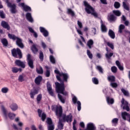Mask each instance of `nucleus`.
I'll use <instances>...</instances> for the list:
<instances>
[{"instance_id": "16", "label": "nucleus", "mask_w": 130, "mask_h": 130, "mask_svg": "<svg viewBox=\"0 0 130 130\" xmlns=\"http://www.w3.org/2000/svg\"><path fill=\"white\" fill-rule=\"evenodd\" d=\"M26 62H23L20 60H16L15 61V64L16 66H18V67H20V68H22V69H25V67H26V65L25 64Z\"/></svg>"}, {"instance_id": "61", "label": "nucleus", "mask_w": 130, "mask_h": 130, "mask_svg": "<svg viewBox=\"0 0 130 130\" xmlns=\"http://www.w3.org/2000/svg\"><path fill=\"white\" fill-rule=\"evenodd\" d=\"M0 17H1L2 19H5V18H6L5 13H4V11H0Z\"/></svg>"}, {"instance_id": "52", "label": "nucleus", "mask_w": 130, "mask_h": 130, "mask_svg": "<svg viewBox=\"0 0 130 130\" xmlns=\"http://www.w3.org/2000/svg\"><path fill=\"white\" fill-rule=\"evenodd\" d=\"M113 14H114L116 16H117L118 17H119L120 15H121V13L118 10H114L113 11Z\"/></svg>"}, {"instance_id": "20", "label": "nucleus", "mask_w": 130, "mask_h": 130, "mask_svg": "<svg viewBox=\"0 0 130 130\" xmlns=\"http://www.w3.org/2000/svg\"><path fill=\"white\" fill-rule=\"evenodd\" d=\"M47 87L50 95H51V96H53L54 95L53 91L52 90V87H51V85L50 84V83L47 82Z\"/></svg>"}, {"instance_id": "29", "label": "nucleus", "mask_w": 130, "mask_h": 130, "mask_svg": "<svg viewBox=\"0 0 130 130\" xmlns=\"http://www.w3.org/2000/svg\"><path fill=\"white\" fill-rule=\"evenodd\" d=\"M101 30L102 32H107V27H106V26L104 23H103V21L101 20Z\"/></svg>"}, {"instance_id": "17", "label": "nucleus", "mask_w": 130, "mask_h": 130, "mask_svg": "<svg viewBox=\"0 0 130 130\" xmlns=\"http://www.w3.org/2000/svg\"><path fill=\"white\" fill-rule=\"evenodd\" d=\"M40 31L41 33H42L44 37H47L49 34L48 33V31H47L45 28L42 26L40 27Z\"/></svg>"}, {"instance_id": "47", "label": "nucleus", "mask_w": 130, "mask_h": 130, "mask_svg": "<svg viewBox=\"0 0 130 130\" xmlns=\"http://www.w3.org/2000/svg\"><path fill=\"white\" fill-rule=\"evenodd\" d=\"M68 13L69 15H71L72 17H75V12L71 9H68Z\"/></svg>"}, {"instance_id": "5", "label": "nucleus", "mask_w": 130, "mask_h": 130, "mask_svg": "<svg viewBox=\"0 0 130 130\" xmlns=\"http://www.w3.org/2000/svg\"><path fill=\"white\" fill-rule=\"evenodd\" d=\"M8 37L10 39H12L13 40H16L17 45L20 47V48H23L24 47V45L23 43H22V40L14 35H12L10 34H8Z\"/></svg>"}, {"instance_id": "50", "label": "nucleus", "mask_w": 130, "mask_h": 130, "mask_svg": "<svg viewBox=\"0 0 130 130\" xmlns=\"http://www.w3.org/2000/svg\"><path fill=\"white\" fill-rule=\"evenodd\" d=\"M123 6L124 9L126 10V11H128L129 10V7H128V5L126 4L125 2H123Z\"/></svg>"}, {"instance_id": "42", "label": "nucleus", "mask_w": 130, "mask_h": 130, "mask_svg": "<svg viewBox=\"0 0 130 130\" xmlns=\"http://www.w3.org/2000/svg\"><path fill=\"white\" fill-rule=\"evenodd\" d=\"M24 78H25L24 74H21L19 75L18 77V81L19 82H24V81H25V79H24Z\"/></svg>"}, {"instance_id": "51", "label": "nucleus", "mask_w": 130, "mask_h": 130, "mask_svg": "<svg viewBox=\"0 0 130 130\" xmlns=\"http://www.w3.org/2000/svg\"><path fill=\"white\" fill-rule=\"evenodd\" d=\"M92 83H93V84H95V85H98V84L99 83V81L98 80V79L96 78H93L92 79Z\"/></svg>"}, {"instance_id": "33", "label": "nucleus", "mask_w": 130, "mask_h": 130, "mask_svg": "<svg viewBox=\"0 0 130 130\" xmlns=\"http://www.w3.org/2000/svg\"><path fill=\"white\" fill-rule=\"evenodd\" d=\"M12 72L16 74L18 73V72H22V69L17 68V67H13L12 68Z\"/></svg>"}, {"instance_id": "27", "label": "nucleus", "mask_w": 130, "mask_h": 130, "mask_svg": "<svg viewBox=\"0 0 130 130\" xmlns=\"http://www.w3.org/2000/svg\"><path fill=\"white\" fill-rule=\"evenodd\" d=\"M26 18L29 22L32 23L33 22V18H32V15L30 13H27L26 14Z\"/></svg>"}, {"instance_id": "34", "label": "nucleus", "mask_w": 130, "mask_h": 130, "mask_svg": "<svg viewBox=\"0 0 130 130\" xmlns=\"http://www.w3.org/2000/svg\"><path fill=\"white\" fill-rule=\"evenodd\" d=\"M36 72L39 75H42V74H43V69H42V67L40 66L39 67L37 68Z\"/></svg>"}, {"instance_id": "48", "label": "nucleus", "mask_w": 130, "mask_h": 130, "mask_svg": "<svg viewBox=\"0 0 130 130\" xmlns=\"http://www.w3.org/2000/svg\"><path fill=\"white\" fill-rule=\"evenodd\" d=\"M8 116L10 119H14L15 117H16V114L12 113H9L8 114Z\"/></svg>"}, {"instance_id": "28", "label": "nucleus", "mask_w": 130, "mask_h": 130, "mask_svg": "<svg viewBox=\"0 0 130 130\" xmlns=\"http://www.w3.org/2000/svg\"><path fill=\"white\" fill-rule=\"evenodd\" d=\"M41 81H42V77L39 76L35 79V82L37 85H40Z\"/></svg>"}, {"instance_id": "6", "label": "nucleus", "mask_w": 130, "mask_h": 130, "mask_svg": "<svg viewBox=\"0 0 130 130\" xmlns=\"http://www.w3.org/2000/svg\"><path fill=\"white\" fill-rule=\"evenodd\" d=\"M12 54L13 56L16 58H18V57L22 58V52H21V50L18 48L16 49H13L12 50Z\"/></svg>"}, {"instance_id": "3", "label": "nucleus", "mask_w": 130, "mask_h": 130, "mask_svg": "<svg viewBox=\"0 0 130 130\" xmlns=\"http://www.w3.org/2000/svg\"><path fill=\"white\" fill-rule=\"evenodd\" d=\"M84 5L85 7V11L87 14H91L92 16L94 17H97V13L95 12L94 9L91 7V6L89 5L88 3L86 1L84 2Z\"/></svg>"}, {"instance_id": "11", "label": "nucleus", "mask_w": 130, "mask_h": 130, "mask_svg": "<svg viewBox=\"0 0 130 130\" xmlns=\"http://www.w3.org/2000/svg\"><path fill=\"white\" fill-rule=\"evenodd\" d=\"M121 116L124 120H127L130 122V114L126 112H123L121 113Z\"/></svg>"}, {"instance_id": "26", "label": "nucleus", "mask_w": 130, "mask_h": 130, "mask_svg": "<svg viewBox=\"0 0 130 130\" xmlns=\"http://www.w3.org/2000/svg\"><path fill=\"white\" fill-rule=\"evenodd\" d=\"M106 101L109 105H110V104H113L114 103V99L110 96H107Z\"/></svg>"}, {"instance_id": "37", "label": "nucleus", "mask_w": 130, "mask_h": 130, "mask_svg": "<svg viewBox=\"0 0 130 130\" xmlns=\"http://www.w3.org/2000/svg\"><path fill=\"white\" fill-rule=\"evenodd\" d=\"M31 50L34 52V53H37V52H38V49H37L36 45H32V46H31Z\"/></svg>"}, {"instance_id": "43", "label": "nucleus", "mask_w": 130, "mask_h": 130, "mask_svg": "<svg viewBox=\"0 0 130 130\" xmlns=\"http://www.w3.org/2000/svg\"><path fill=\"white\" fill-rule=\"evenodd\" d=\"M125 28V26L123 24H120L119 26L118 32L119 33H122V30Z\"/></svg>"}, {"instance_id": "32", "label": "nucleus", "mask_w": 130, "mask_h": 130, "mask_svg": "<svg viewBox=\"0 0 130 130\" xmlns=\"http://www.w3.org/2000/svg\"><path fill=\"white\" fill-rule=\"evenodd\" d=\"M108 35L112 38V39H114L115 38V34H114V31L111 29L109 30Z\"/></svg>"}, {"instance_id": "2", "label": "nucleus", "mask_w": 130, "mask_h": 130, "mask_svg": "<svg viewBox=\"0 0 130 130\" xmlns=\"http://www.w3.org/2000/svg\"><path fill=\"white\" fill-rule=\"evenodd\" d=\"M54 73L57 75H56V78L58 80V81L61 82V79H60V77H61V78H63V82H68V79L70 78L69 74H68L67 73H60L59 71L57 70H55L54 71Z\"/></svg>"}, {"instance_id": "35", "label": "nucleus", "mask_w": 130, "mask_h": 130, "mask_svg": "<svg viewBox=\"0 0 130 130\" xmlns=\"http://www.w3.org/2000/svg\"><path fill=\"white\" fill-rule=\"evenodd\" d=\"M58 128L59 129H62L63 128V124H62V120L59 119V122L58 123Z\"/></svg>"}, {"instance_id": "62", "label": "nucleus", "mask_w": 130, "mask_h": 130, "mask_svg": "<svg viewBox=\"0 0 130 130\" xmlns=\"http://www.w3.org/2000/svg\"><path fill=\"white\" fill-rule=\"evenodd\" d=\"M39 57H40V59H41V60H43V58L44 57V56L43 55V52H42V51H41L40 52Z\"/></svg>"}, {"instance_id": "9", "label": "nucleus", "mask_w": 130, "mask_h": 130, "mask_svg": "<svg viewBox=\"0 0 130 130\" xmlns=\"http://www.w3.org/2000/svg\"><path fill=\"white\" fill-rule=\"evenodd\" d=\"M121 107H122L123 109L126 110V111H128L129 110V107H128V103L124 100V99H122L121 101Z\"/></svg>"}, {"instance_id": "39", "label": "nucleus", "mask_w": 130, "mask_h": 130, "mask_svg": "<svg viewBox=\"0 0 130 130\" xmlns=\"http://www.w3.org/2000/svg\"><path fill=\"white\" fill-rule=\"evenodd\" d=\"M58 97L61 103L64 104L66 102V99L62 97L59 93L58 94Z\"/></svg>"}, {"instance_id": "63", "label": "nucleus", "mask_w": 130, "mask_h": 130, "mask_svg": "<svg viewBox=\"0 0 130 130\" xmlns=\"http://www.w3.org/2000/svg\"><path fill=\"white\" fill-rule=\"evenodd\" d=\"M114 7L115 9H118L120 7V4L118 2H115Z\"/></svg>"}, {"instance_id": "49", "label": "nucleus", "mask_w": 130, "mask_h": 130, "mask_svg": "<svg viewBox=\"0 0 130 130\" xmlns=\"http://www.w3.org/2000/svg\"><path fill=\"white\" fill-rule=\"evenodd\" d=\"M87 54L89 58H90V59H92L93 58V54H92V53H91L90 50H87Z\"/></svg>"}, {"instance_id": "41", "label": "nucleus", "mask_w": 130, "mask_h": 130, "mask_svg": "<svg viewBox=\"0 0 130 130\" xmlns=\"http://www.w3.org/2000/svg\"><path fill=\"white\" fill-rule=\"evenodd\" d=\"M108 80L109 82L112 83V82H115V77L114 76H110L108 77Z\"/></svg>"}, {"instance_id": "7", "label": "nucleus", "mask_w": 130, "mask_h": 130, "mask_svg": "<svg viewBox=\"0 0 130 130\" xmlns=\"http://www.w3.org/2000/svg\"><path fill=\"white\" fill-rule=\"evenodd\" d=\"M15 121H16V122H18V126H20V127L18 128L16 124H13V126L14 127V129L16 130H22V126H23L24 124L22 122H19L20 121V118L19 117L16 118L15 119Z\"/></svg>"}, {"instance_id": "21", "label": "nucleus", "mask_w": 130, "mask_h": 130, "mask_svg": "<svg viewBox=\"0 0 130 130\" xmlns=\"http://www.w3.org/2000/svg\"><path fill=\"white\" fill-rule=\"evenodd\" d=\"M87 128L88 130H96V127L92 123H89L87 124Z\"/></svg>"}, {"instance_id": "22", "label": "nucleus", "mask_w": 130, "mask_h": 130, "mask_svg": "<svg viewBox=\"0 0 130 130\" xmlns=\"http://www.w3.org/2000/svg\"><path fill=\"white\" fill-rule=\"evenodd\" d=\"M76 30L77 33L80 35V38L82 39V41L83 42H84L85 43H86V40H85V39L84 38V37L83 36H82V35H83V32H82V30H81V29L77 28V27H76Z\"/></svg>"}, {"instance_id": "54", "label": "nucleus", "mask_w": 130, "mask_h": 130, "mask_svg": "<svg viewBox=\"0 0 130 130\" xmlns=\"http://www.w3.org/2000/svg\"><path fill=\"white\" fill-rule=\"evenodd\" d=\"M121 91L123 93V94H124V95L125 96H128L129 94L128 93V91H127V90H125V89L122 88L121 89Z\"/></svg>"}, {"instance_id": "24", "label": "nucleus", "mask_w": 130, "mask_h": 130, "mask_svg": "<svg viewBox=\"0 0 130 130\" xmlns=\"http://www.w3.org/2000/svg\"><path fill=\"white\" fill-rule=\"evenodd\" d=\"M1 26H2V27H3V28H5V29H7V30H10V25H9V24L5 21H3L2 22Z\"/></svg>"}, {"instance_id": "4", "label": "nucleus", "mask_w": 130, "mask_h": 130, "mask_svg": "<svg viewBox=\"0 0 130 130\" xmlns=\"http://www.w3.org/2000/svg\"><path fill=\"white\" fill-rule=\"evenodd\" d=\"M52 111H55L56 115L58 117H60L62 115V107L61 106H52Z\"/></svg>"}, {"instance_id": "40", "label": "nucleus", "mask_w": 130, "mask_h": 130, "mask_svg": "<svg viewBox=\"0 0 130 130\" xmlns=\"http://www.w3.org/2000/svg\"><path fill=\"white\" fill-rule=\"evenodd\" d=\"M1 92L2 93H3L4 94H7L8 92H9V88L7 87H4L1 89Z\"/></svg>"}, {"instance_id": "60", "label": "nucleus", "mask_w": 130, "mask_h": 130, "mask_svg": "<svg viewBox=\"0 0 130 130\" xmlns=\"http://www.w3.org/2000/svg\"><path fill=\"white\" fill-rule=\"evenodd\" d=\"M111 71L112 73H116V72H117V68L115 66H113L111 68Z\"/></svg>"}, {"instance_id": "56", "label": "nucleus", "mask_w": 130, "mask_h": 130, "mask_svg": "<svg viewBox=\"0 0 130 130\" xmlns=\"http://www.w3.org/2000/svg\"><path fill=\"white\" fill-rule=\"evenodd\" d=\"M50 60L52 63H55V58L52 55L50 56Z\"/></svg>"}, {"instance_id": "31", "label": "nucleus", "mask_w": 130, "mask_h": 130, "mask_svg": "<svg viewBox=\"0 0 130 130\" xmlns=\"http://www.w3.org/2000/svg\"><path fill=\"white\" fill-rule=\"evenodd\" d=\"M115 19V16L113 14H110L108 16V20L110 22H113Z\"/></svg>"}, {"instance_id": "36", "label": "nucleus", "mask_w": 130, "mask_h": 130, "mask_svg": "<svg viewBox=\"0 0 130 130\" xmlns=\"http://www.w3.org/2000/svg\"><path fill=\"white\" fill-rule=\"evenodd\" d=\"M94 44V42L92 40H89L87 43V45L90 49L92 48V46Z\"/></svg>"}, {"instance_id": "10", "label": "nucleus", "mask_w": 130, "mask_h": 130, "mask_svg": "<svg viewBox=\"0 0 130 130\" xmlns=\"http://www.w3.org/2000/svg\"><path fill=\"white\" fill-rule=\"evenodd\" d=\"M47 123L48 124V130H53L54 129V125L52 123V120L51 118H48L47 119Z\"/></svg>"}, {"instance_id": "14", "label": "nucleus", "mask_w": 130, "mask_h": 130, "mask_svg": "<svg viewBox=\"0 0 130 130\" xmlns=\"http://www.w3.org/2000/svg\"><path fill=\"white\" fill-rule=\"evenodd\" d=\"M73 120V116L72 114H70L67 116H64L63 117V121H67V122H72Z\"/></svg>"}, {"instance_id": "45", "label": "nucleus", "mask_w": 130, "mask_h": 130, "mask_svg": "<svg viewBox=\"0 0 130 130\" xmlns=\"http://www.w3.org/2000/svg\"><path fill=\"white\" fill-rule=\"evenodd\" d=\"M42 99V94H38L37 97V102L38 104H39V103H40V102L41 101Z\"/></svg>"}, {"instance_id": "12", "label": "nucleus", "mask_w": 130, "mask_h": 130, "mask_svg": "<svg viewBox=\"0 0 130 130\" xmlns=\"http://www.w3.org/2000/svg\"><path fill=\"white\" fill-rule=\"evenodd\" d=\"M73 102L74 104H77V109L78 111H81V102L78 101L77 97L74 96L72 99Z\"/></svg>"}, {"instance_id": "15", "label": "nucleus", "mask_w": 130, "mask_h": 130, "mask_svg": "<svg viewBox=\"0 0 130 130\" xmlns=\"http://www.w3.org/2000/svg\"><path fill=\"white\" fill-rule=\"evenodd\" d=\"M27 62L30 69H34V66L33 65V60L31 59V55L28 54L27 56Z\"/></svg>"}, {"instance_id": "25", "label": "nucleus", "mask_w": 130, "mask_h": 130, "mask_svg": "<svg viewBox=\"0 0 130 130\" xmlns=\"http://www.w3.org/2000/svg\"><path fill=\"white\" fill-rule=\"evenodd\" d=\"M10 107L12 111H16V110H18V105L16 103L11 104Z\"/></svg>"}, {"instance_id": "64", "label": "nucleus", "mask_w": 130, "mask_h": 130, "mask_svg": "<svg viewBox=\"0 0 130 130\" xmlns=\"http://www.w3.org/2000/svg\"><path fill=\"white\" fill-rule=\"evenodd\" d=\"M42 46L44 49H45L46 48V44H45V43L42 42Z\"/></svg>"}, {"instance_id": "30", "label": "nucleus", "mask_w": 130, "mask_h": 130, "mask_svg": "<svg viewBox=\"0 0 130 130\" xmlns=\"http://www.w3.org/2000/svg\"><path fill=\"white\" fill-rule=\"evenodd\" d=\"M116 64L118 67L120 71H123V65L120 63V62H119V61H116Z\"/></svg>"}, {"instance_id": "53", "label": "nucleus", "mask_w": 130, "mask_h": 130, "mask_svg": "<svg viewBox=\"0 0 130 130\" xmlns=\"http://www.w3.org/2000/svg\"><path fill=\"white\" fill-rule=\"evenodd\" d=\"M107 45H108V46H109V47L111 48V49H114V45H113V44L112 43L108 42H107Z\"/></svg>"}, {"instance_id": "44", "label": "nucleus", "mask_w": 130, "mask_h": 130, "mask_svg": "<svg viewBox=\"0 0 130 130\" xmlns=\"http://www.w3.org/2000/svg\"><path fill=\"white\" fill-rule=\"evenodd\" d=\"M45 68L46 69V77L48 78L49 76H50V70H49V68L48 66H45Z\"/></svg>"}, {"instance_id": "1", "label": "nucleus", "mask_w": 130, "mask_h": 130, "mask_svg": "<svg viewBox=\"0 0 130 130\" xmlns=\"http://www.w3.org/2000/svg\"><path fill=\"white\" fill-rule=\"evenodd\" d=\"M55 85L56 86V91L57 93L62 94L64 96H68V92L64 91L65 88L63 82H61V83L56 82L55 83Z\"/></svg>"}, {"instance_id": "55", "label": "nucleus", "mask_w": 130, "mask_h": 130, "mask_svg": "<svg viewBox=\"0 0 130 130\" xmlns=\"http://www.w3.org/2000/svg\"><path fill=\"white\" fill-rule=\"evenodd\" d=\"M2 110L3 112V114L5 115V117H7V110H6V108H5V107H4V106H2Z\"/></svg>"}, {"instance_id": "23", "label": "nucleus", "mask_w": 130, "mask_h": 130, "mask_svg": "<svg viewBox=\"0 0 130 130\" xmlns=\"http://www.w3.org/2000/svg\"><path fill=\"white\" fill-rule=\"evenodd\" d=\"M106 50L107 51V53L106 54V57L107 59H110L111 56L113 55V53H109V50L107 47L106 48Z\"/></svg>"}, {"instance_id": "59", "label": "nucleus", "mask_w": 130, "mask_h": 130, "mask_svg": "<svg viewBox=\"0 0 130 130\" xmlns=\"http://www.w3.org/2000/svg\"><path fill=\"white\" fill-rule=\"evenodd\" d=\"M77 25L79 26V27L80 28V29H82V28H83V24L82 23V22L79 20L77 21Z\"/></svg>"}, {"instance_id": "38", "label": "nucleus", "mask_w": 130, "mask_h": 130, "mask_svg": "<svg viewBox=\"0 0 130 130\" xmlns=\"http://www.w3.org/2000/svg\"><path fill=\"white\" fill-rule=\"evenodd\" d=\"M1 42L5 47H7V46H8V44H9L8 40L6 39H2L1 40Z\"/></svg>"}, {"instance_id": "58", "label": "nucleus", "mask_w": 130, "mask_h": 130, "mask_svg": "<svg viewBox=\"0 0 130 130\" xmlns=\"http://www.w3.org/2000/svg\"><path fill=\"white\" fill-rule=\"evenodd\" d=\"M110 86L112 87V88H117V83L115 82H111Z\"/></svg>"}, {"instance_id": "57", "label": "nucleus", "mask_w": 130, "mask_h": 130, "mask_svg": "<svg viewBox=\"0 0 130 130\" xmlns=\"http://www.w3.org/2000/svg\"><path fill=\"white\" fill-rule=\"evenodd\" d=\"M96 70H98L101 74H103V69L100 66H96Z\"/></svg>"}, {"instance_id": "19", "label": "nucleus", "mask_w": 130, "mask_h": 130, "mask_svg": "<svg viewBox=\"0 0 130 130\" xmlns=\"http://www.w3.org/2000/svg\"><path fill=\"white\" fill-rule=\"evenodd\" d=\"M38 93V89L34 88L30 91L29 95L31 99H34V96H35Z\"/></svg>"}, {"instance_id": "46", "label": "nucleus", "mask_w": 130, "mask_h": 130, "mask_svg": "<svg viewBox=\"0 0 130 130\" xmlns=\"http://www.w3.org/2000/svg\"><path fill=\"white\" fill-rule=\"evenodd\" d=\"M118 122V118H115L113 119L112 120V123H113V125L114 126H116V124H117Z\"/></svg>"}, {"instance_id": "13", "label": "nucleus", "mask_w": 130, "mask_h": 130, "mask_svg": "<svg viewBox=\"0 0 130 130\" xmlns=\"http://www.w3.org/2000/svg\"><path fill=\"white\" fill-rule=\"evenodd\" d=\"M19 7H21L25 12H31V7L25 5L24 3H19Z\"/></svg>"}, {"instance_id": "8", "label": "nucleus", "mask_w": 130, "mask_h": 130, "mask_svg": "<svg viewBox=\"0 0 130 130\" xmlns=\"http://www.w3.org/2000/svg\"><path fill=\"white\" fill-rule=\"evenodd\" d=\"M6 3L7 4L8 7L10 8V11L12 14H16L17 13V10L16 9V5L12 4L9 3V0H6Z\"/></svg>"}, {"instance_id": "18", "label": "nucleus", "mask_w": 130, "mask_h": 130, "mask_svg": "<svg viewBox=\"0 0 130 130\" xmlns=\"http://www.w3.org/2000/svg\"><path fill=\"white\" fill-rule=\"evenodd\" d=\"M38 112L39 116L40 117H41V119L43 120V121H44V120H45V118H46V114H45V113H42V110L40 109L38 110Z\"/></svg>"}]
</instances>
